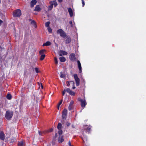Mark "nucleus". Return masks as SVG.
I'll return each instance as SVG.
<instances>
[{"mask_svg": "<svg viewBox=\"0 0 146 146\" xmlns=\"http://www.w3.org/2000/svg\"><path fill=\"white\" fill-rule=\"evenodd\" d=\"M56 135H57V133H56V134H55V135H56Z\"/></svg>", "mask_w": 146, "mask_h": 146, "instance_id": "obj_53", "label": "nucleus"}, {"mask_svg": "<svg viewBox=\"0 0 146 146\" xmlns=\"http://www.w3.org/2000/svg\"><path fill=\"white\" fill-rule=\"evenodd\" d=\"M67 110L64 109L62 113V117L63 119L66 118L67 115Z\"/></svg>", "mask_w": 146, "mask_h": 146, "instance_id": "obj_6", "label": "nucleus"}, {"mask_svg": "<svg viewBox=\"0 0 146 146\" xmlns=\"http://www.w3.org/2000/svg\"><path fill=\"white\" fill-rule=\"evenodd\" d=\"M91 127L90 126H88V125L84 126V128L86 130V131L89 132V131L90 130Z\"/></svg>", "mask_w": 146, "mask_h": 146, "instance_id": "obj_12", "label": "nucleus"}, {"mask_svg": "<svg viewBox=\"0 0 146 146\" xmlns=\"http://www.w3.org/2000/svg\"><path fill=\"white\" fill-rule=\"evenodd\" d=\"M58 1L60 3L62 1V0H58Z\"/></svg>", "mask_w": 146, "mask_h": 146, "instance_id": "obj_50", "label": "nucleus"}, {"mask_svg": "<svg viewBox=\"0 0 146 146\" xmlns=\"http://www.w3.org/2000/svg\"><path fill=\"white\" fill-rule=\"evenodd\" d=\"M53 8V6L51 4L48 6V10H51Z\"/></svg>", "mask_w": 146, "mask_h": 146, "instance_id": "obj_30", "label": "nucleus"}, {"mask_svg": "<svg viewBox=\"0 0 146 146\" xmlns=\"http://www.w3.org/2000/svg\"><path fill=\"white\" fill-rule=\"evenodd\" d=\"M48 30L49 32L50 33H51L52 32V29L50 27H48Z\"/></svg>", "mask_w": 146, "mask_h": 146, "instance_id": "obj_32", "label": "nucleus"}, {"mask_svg": "<svg viewBox=\"0 0 146 146\" xmlns=\"http://www.w3.org/2000/svg\"><path fill=\"white\" fill-rule=\"evenodd\" d=\"M50 23L49 22H47L45 23V26L46 27H49V25Z\"/></svg>", "mask_w": 146, "mask_h": 146, "instance_id": "obj_26", "label": "nucleus"}, {"mask_svg": "<svg viewBox=\"0 0 146 146\" xmlns=\"http://www.w3.org/2000/svg\"><path fill=\"white\" fill-rule=\"evenodd\" d=\"M15 141L14 139H12L11 140V143H12Z\"/></svg>", "mask_w": 146, "mask_h": 146, "instance_id": "obj_41", "label": "nucleus"}, {"mask_svg": "<svg viewBox=\"0 0 146 146\" xmlns=\"http://www.w3.org/2000/svg\"><path fill=\"white\" fill-rule=\"evenodd\" d=\"M82 7H83L84 5H85V2H84L83 0L82 1Z\"/></svg>", "mask_w": 146, "mask_h": 146, "instance_id": "obj_40", "label": "nucleus"}, {"mask_svg": "<svg viewBox=\"0 0 146 146\" xmlns=\"http://www.w3.org/2000/svg\"><path fill=\"white\" fill-rule=\"evenodd\" d=\"M66 91H65V89L64 90V91L62 92V95H64V94H65V92H66Z\"/></svg>", "mask_w": 146, "mask_h": 146, "instance_id": "obj_42", "label": "nucleus"}, {"mask_svg": "<svg viewBox=\"0 0 146 146\" xmlns=\"http://www.w3.org/2000/svg\"><path fill=\"white\" fill-rule=\"evenodd\" d=\"M66 125L67 126H69L70 125V123H69L67 122L66 123Z\"/></svg>", "mask_w": 146, "mask_h": 146, "instance_id": "obj_38", "label": "nucleus"}, {"mask_svg": "<svg viewBox=\"0 0 146 146\" xmlns=\"http://www.w3.org/2000/svg\"><path fill=\"white\" fill-rule=\"evenodd\" d=\"M59 59L60 61L61 62H64L66 61V59L64 57H60Z\"/></svg>", "mask_w": 146, "mask_h": 146, "instance_id": "obj_21", "label": "nucleus"}, {"mask_svg": "<svg viewBox=\"0 0 146 146\" xmlns=\"http://www.w3.org/2000/svg\"><path fill=\"white\" fill-rule=\"evenodd\" d=\"M65 90L66 92H67L69 94L70 93V91H71V90L69 88H67L66 89H65Z\"/></svg>", "mask_w": 146, "mask_h": 146, "instance_id": "obj_33", "label": "nucleus"}, {"mask_svg": "<svg viewBox=\"0 0 146 146\" xmlns=\"http://www.w3.org/2000/svg\"><path fill=\"white\" fill-rule=\"evenodd\" d=\"M54 61L55 63L56 64H58V61L57 60V58L56 57L54 58Z\"/></svg>", "mask_w": 146, "mask_h": 146, "instance_id": "obj_35", "label": "nucleus"}, {"mask_svg": "<svg viewBox=\"0 0 146 146\" xmlns=\"http://www.w3.org/2000/svg\"><path fill=\"white\" fill-rule=\"evenodd\" d=\"M31 24L32 25H33L35 27H36V23L35 21H32L31 22Z\"/></svg>", "mask_w": 146, "mask_h": 146, "instance_id": "obj_24", "label": "nucleus"}, {"mask_svg": "<svg viewBox=\"0 0 146 146\" xmlns=\"http://www.w3.org/2000/svg\"><path fill=\"white\" fill-rule=\"evenodd\" d=\"M32 83L31 82H30L28 84L29 88L31 87V86L32 85Z\"/></svg>", "mask_w": 146, "mask_h": 146, "instance_id": "obj_37", "label": "nucleus"}, {"mask_svg": "<svg viewBox=\"0 0 146 146\" xmlns=\"http://www.w3.org/2000/svg\"><path fill=\"white\" fill-rule=\"evenodd\" d=\"M39 135H41V133H40V132H39Z\"/></svg>", "mask_w": 146, "mask_h": 146, "instance_id": "obj_52", "label": "nucleus"}, {"mask_svg": "<svg viewBox=\"0 0 146 146\" xmlns=\"http://www.w3.org/2000/svg\"><path fill=\"white\" fill-rule=\"evenodd\" d=\"M58 34H60V36L63 38H65L66 36L65 33L61 29L58 30L57 31Z\"/></svg>", "mask_w": 146, "mask_h": 146, "instance_id": "obj_2", "label": "nucleus"}, {"mask_svg": "<svg viewBox=\"0 0 146 146\" xmlns=\"http://www.w3.org/2000/svg\"><path fill=\"white\" fill-rule=\"evenodd\" d=\"M40 86H41L42 89L43 88V86L42 84H40Z\"/></svg>", "mask_w": 146, "mask_h": 146, "instance_id": "obj_47", "label": "nucleus"}, {"mask_svg": "<svg viewBox=\"0 0 146 146\" xmlns=\"http://www.w3.org/2000/svg\"><path fill=\"white\" fill-rule=\"evenodd\" d=\"M68 10L69 13L71 17H72L73 15V14L72 9L71 8H68Z\"/></svg>", "mask_w": 146, "mask_h": 146, "instance_id": "obj_15", "label": "nucleus"}, {"mask_svg": "<svg viewBox=\"0 0 146 146\" xmlns=\"http://www.w3.org/2000/svg\"><path fill=\"white\" fill-rule=\"evenodd\" d=\"M59 131L58 132V134L59 135H61L62 133V131L61 129L59 130Z\"/></svg>", "mask_w": 146, "mask_h": 146, "instance_id": "obj_34", "label": "nucleus"}, {"mask_svg": "<svg viewBox=\"0 0 146 146\" xmlns=\"http://www.w3.org/2000/svg\"><path fill=\"white\" fill-rule=\"evenodd\" d=\"M64 140V139L62 137H59L58 139V141L59 143H62Z\"/></svg>", "mask_w": 146, "mask_h": 146, "instance_id": "obj_20", "label": "nucleus"}, {"mask_svg": "<svg viewBox=\"0 0 146 146\" xmlns=\"http://www.w3.org/2000/svg\"><path fill=\"white\" fill-rule=\"evenodd\" d=\"M62 127V125L60 123H59L58 124L57 128L58 130L61 129Z\"/></svg>", "mask_w": 146, "mask_h": 146, "instance_id": "obj_25", "label": "nucleus"}, {"mask_svg": "<svg viewBox=\"0 0 146 146\" xmlns=\"http://www.w3.org/2000/svg\"><path fill=\"white\" fill-rule=\"evenodd\" d=\"M2 21L1 20H0V25L2 23Z\"/></svg>", "mask_w": 146, "mask_h": 146, "instance_id": "obj_49", "label": "nucleus"}, {"mask_svg": "<svg viewBox=\"0 0 146 146\" xmlns=\"http://www.w3.org/2000/svg\"><path fill=\"white\" fill-rule=\"evenodd\" d=\"M41 9L38 5H37L35 7V11H40Z\"/></svg>", "mask_w": 146, "mask_h": 146, "instance_id": "obj_17", "label": "nucleus"}, {"mask_svg": "<svg viewBox=\"0 0 146 146\" xmlns=\"http://www.w3.org/2000/svg\"><path fill=\"white\" fill-rule=\"evenodd\" d=\"M18 146H25V144L22 141L19 142L18 143Z\"/></svg>", "mask_w": 146, "mask_h": 146, "instance_id": "obj_18", "label": "nucleus"}, {"mask_svg": "<svg viewBox=\"0 0 146 146\" xmlns=\"http://www.w3.org/2000/svg\"><path fill=\"white\" fill-rule=\"evenodd\" d=\"M68 144L69 146H72L71 145V143H70V141H69L68 142Z\"/></svg>", "mask_w": 146, "mask_h": 146, "instance_id": "obj_45", "label": "nucleus"}, {"mask_svg": "<svg viewBox=\"0 0 146 146\" xmlns=\"http://www.w3.org/2000/svg\"><path fill=\"white\" fill-rule=\"evenodd\" d=\"M45 56V55L44 54H42L41 55L40 57V60H43Z\"/></svg>", "mask_w": 146, "mask_h": 146, "instance_id": "obj_22", "label": "nucleus"}, {"mask_svg": "<svg viewBox=\"0 0 146 146\" xmlns=\"http://www.w3.org/2000/svg\"><path fill=\"white\" fill-rule=\"evenodd\" d=\"M58 54L60 56H62L63 55H67V53L65 51L61 50L59 51Z\"/></svg>", "mask_w": 146, "mask_h": 146, "instance_id": "obj_8", "label": "nucleus"}, {"mask_svg": "<svg viewBox=\"0 0 146 146\" xmlns=\"http://www.w3.org/2000/svg\"><path fill=\"white\" fill-rule=\"evenodd\" d=\"M70 59L71 60L74 61L76 60V58L75 57V54L74 53H72L70 56Z\"/></svg>", "mask_w": 146, "mask_h": 146, "instance_id": "obj_7", "label": "nucleus"}, {"mask_svg": "<svg viewBox=\"0 0 146 146\" xmlns=\"http://www.w3.org/2000/svg\"><path fill=\"white\" fill-rule=\"evenodd\" d=\"M77 62L78 63V67L79 70V72L80 73H81L82 72L81 64L79 60H78Z\"/></svg>", "mask_w": 146, "mask_h": 146, "instance_id": "obj_9", "label": "nucleus"}, {"mask_svg": "<svg viewBox=\"0 0 146 146\" xmlns=\"http://www.w3.org/2000/svg\"><path fill=\"white\" fill-rule=\"evenodd\" d=\"M52 131H53V129H51L49 131V132H52Z\"/></svg>", "mask_w": 146, "mask_h": 146, "instance_id": "obj_48", "label": "nucleus"}, {"mask_svg": "<svg viewBox=\"0 0 146 146\" xmlns=\"http://www.w3.org/2000/svg\"><path fill=\"white\" fill-rule=\"evenodd\" d=\"M74 103V102L73 101H71L70 102L69 107L68 110H72L73 108V105Z\"/></svg>", "mask_w": 146, "mask_h": 146, "instance_id": "obj_11", "label": "nucleus"}, {"mask_svg": "<svg viewBox=\"0 0 146 146\" xmlns=\"http://www.w3.org/2000/svg\"><path fill=\"white\" fill-rule=\"evenodd\" d=\"M69 94L71 95L74 96L75 95V93L74 92L71 90L69 93Z\"/></svg>", "mask_w": 146, "mask_h": 146, "instance_id": "obj_31", "label": "nucleus"}, {"mask_svg": "<svg viewBox=\"0 0 146 146\" xmlns=\"http://www.w3.org/2000/svg\"><path fill=\"white\" fill-rule=\"evenodd\" d=\"M74 78L76 82V84L77 86H78L80 84V79L78 77L77 74H74Z\"/></svg>", "mask_w": 146, "mask_h": 146, "instance_id": "obj_5", "label": "nucleus"}, {"mask_svg": "<svg viewBox=\"0 0 146 146\" xmlns=\"http://www.w3.org/2000/svg\"><path fill=\"white\" fill-rule=\"evenodd\" d=\"M50 4H51L53 6L54 5L55 7H56L57 5V3L56 1V0H54L53 1H50Z\"/></svg>", "mask_w": 146, "mask_h": 146, "instance_id": "obj_14", "label": "nucleus"}, {"mask_svg": "<svg viewBox=\"0 0 146 146\" xmlns=\"http://www.w3.org/2000/svg\"><path fill=\"white\" fill-rule=\"evenodd\" d=\"M83 0H82V1H83Z\"/></svg>", "mask_w": 146, "mask_h": 146, "instance_id": "obj_54", "label": "nucleus"}, {"mask_svg": "<svg viewBox=\"0 0 146 146\" xmlns=\"http://www.w3.org/2000/svg\"><path fill=\"white\" fill-rule=\"evenodd\" d=\"M36 3V0H33L31 1V5L32 7H33Z\"/></svg>", "mask_w": 146, "mask_h": 146, "instance_id": "obj_16", "label": "nucleus"}, {"mask_svg": "<svg viewBox=\"0 0 146 146\" xmlns=\"http://www.w3.org/2000/svg\"><path fill=\"white\" fill-rule=\"evenodd\" d=\"M71 84H72L73 86L72 89H74L75 88V87L74 86V81H71L70 82Z\"/></svg>", "mask_w": 146, "mask_h": 146, "instance_id": "obj_23", "label": "nucleus"}, {"mask_svg": "<svg viewBox=\"0 0 146 146\" xmlns=\"http://www.w3.org/2000/svg\"><path fill=\"white\" fill-rule=\"evenodd\" d=\"M70 82H66L67 85V86H69L70 85Z\"/></svg>", "mask_w": 146, "mask_h": 146, "instance_id": "obj_44", "label": "nucleus"}, {"mask_svg": "<svg viewBox=\"0 0 146 146\" xmlns=\"http://www.w3.org/2000/svg\"><path fill=\"white\" fill-rule=\"evenodd\" d=\"M78 101L81 102L82 107L84 108L87 104L85 99L83 100L81 98H78Z\"/></svg>", "mask_w": 146, "mask_h": 146, "instance_id": "obj_4", "label": "nucleus"}, {"mask_svg": "<svg viewBox=\"0 0 146 146\" xmlns=\"http://www.w3.org/2000/svg\"><path fill=\"white\" fill-rule=\"evenodd\" d=\"M14 17H20L21 15V11L20 10L18 9L13 13Z\"/></svg>", "mask_w": 146, "mask_h": 146, "instance_id": "obj_3", "label": "nucleus"}, {"mask_svg": "<svg viewBox=\"0 0 146 146\" xmlns=\"http://www.w3.org/2000/svg\"><path fill=\"white\" fill-rule=\"evenodd\" d=\"M35 70L36 73H38L39 72V71H38V69L37 68H35Z\"/></svg>", "mask_w": 146, "mask_h": 146, "instance_id": "obj_36", "label": "nucleus"}, {"mask_svg": "<svg viewBox=\"0 0 146 146\" xmlns=\"http://www.w3.org/2000/svg\"><path fill=\"white\" fill-rule=\"evenodd\" d=\"M82 139L84 141H85V140H86V138H83L82 137Z\"/></svg>", "mask_w": 146, "mask_h": 146, "instance_id": "obj_46", "label": "nucleus"}, {"mask_svg": "<svg viewBox=\"0 0 146 146\" xmlns=\"http://www.w3.org/2000/svg\"><path fill=\"white\" fill-rule=\"evenodd\" d=\"M59 106H59V105H58V110H59Z\"/></svg>", "mask_w": 146, "mask_h": 146, "instance_id": "obj_51", "label": "nucleus"}, {"mask_svg": "<svg viewBox=\"0 0 146 146\" xmlns=\"http://www.w3.org/2000/svg\"><path fill=\"white\" fill-rule=\"evenodd\" d=\"M60 77L61 78H64L65 77V75L62 72H61L60 73Z\"/></svg>", "mask_w": 146, "mask_h": 146, "instance_id": "obj_28", "label": "nucleus"}, {"mask_svg": "<svg viewBox=\"0 0 146 146\" xmlns=\"http://www.w3.org/2000/svg\"><path fill=\"white\" fill-rule=\"evenodd\" d=\"M5 139V135L2 131H0V139L3 140Z\"/></svg>", "mask_w": 146, "mask_h": 146, "instance_id": "obj_10", "label": "nucleus"}, {"mask_svg": "<svg viewBox=\"0 0 146 146\" xmlns=\"http://www.w3.org/2000/svg\"><path fill=\"white\" fill-rule=\"evenodd\" d=\"M13 115V112L12 111H7L6 112L5 117L8 120L11 119Z\"/></svg>", "mask_w": 146, "mask_h": 146, "instance_id": "obj_1", "label": "nucleus"}, {"mask_svg": "<svg viewBox=\"0 0 146 146\" xmlns=\"http://www.w3.org/2000/svg\"><path fill=\"white\" fill-rule=\"evenodd\" d=\"M71 41V39L70 36H67L66 37V39L65 40V43L66 44H68L70 43Z\"/></svg>", "mask_w": 146, "mask_h": 146, "instance_id": "obj_13", "label": "nucleus"}, {"mask_svg": "<svg viewBox=\"0 0 146 146\" xmlns=\"http://www.w3.org/2000/svg\"><path fill=\"white\" fill-rule=\"evenodd\" d=\"M51 44V43L49 41H47L46 43L44 44L43 46H48L50 45Z\"/></svg>", "mask_w": 146, "mask_h": 146, "instance_id": "obj_19", "label": "nucleus"}, {"mask_svg": "<svg viewBox=\"0 0 146 146\" xmlns=\"http://www.w3.org/2000/svg\"><path fill=\"white\" fill-rule=\"evenodd\" d=\"M7 99L10 100L11 98V94H9L7 95Z\"/></svg>", "mask_w": 146, "mask_h": 146, "instance_id": "obj_27", "label": "nucleus"}, {"mask_svg": "<svg viewBox=\"0 0 146 146\" xmlns=\"http://www.w3.org/2000/svg\"><path fill=\"white\" fill-rule=\"evenodd\" d=\"M62 100H61V101H60V102L58 104V105H59V106L62 103Z\"/></svg>", "mask_w": 146, "mask_h": 146, "instance_id": "obj_39", "label": "nucleus"}, {"mask_svg": "<svg viewBox=\"0 0 146 146\" xmlns=\"http://www.w3.org/2000/svg\"><path fill=\"white\" fill-rule=\"evenodd\" d=\"M69 24L71 25V26L72 27V22L71 21H70L69 22Z\"/></svg>", "mask_w": 146, "mask_h": 146, "instance_id": "obj_43", "label": "nucleus"}, {"mask_svg": "<svg viewBox=\"0 0 146 146\" xmlns=\"http://www.w3.org/2000/svg\"><path fill=\"white\" fill-rule=\"evenodd\" d=\"M45 50L44 49L42 50L39 51V54H43L44 53Z\"/></svg>", "mask_w": 146, "mask_h": 146, "instance_id": "obj_29", "label": "nucleus"}]
</instances>
